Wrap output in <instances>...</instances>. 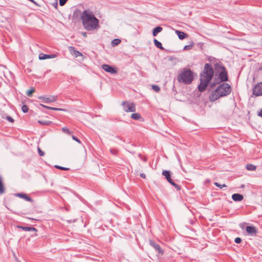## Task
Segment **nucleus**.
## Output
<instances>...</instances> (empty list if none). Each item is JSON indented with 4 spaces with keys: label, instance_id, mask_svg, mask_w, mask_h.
Wrapping results in <instances>:
<instances>
[{
    "label": "nucleus",
    "instance_id": "12",
    "mask_svg": "<svg viewBox=\"0 0 262 262\" xmlns=\"http://www.w3.org/2000/svg\"><path fill=\"white\" fill-rule=\"evenodd\" d=\"M69 50L71 54L74 56L75 57H77L78 56H82L81 53L75 50V48L72 46L69 47Z\"/></svg>",
    "mask_w": 262,
    "mask_h": 262
},
{
    "label": "nucleus",
    "instance_id": "14",
    "mask_svg": "<svg viewBox=\"0 0 262 262\" xmlns=\"http://www.w3.org/2000/svg\"><path fill=\"white\" fill-rule=\"evenodd\" d=\"M232 199L235 202H239L244 199V196L242 194L239 193H234L232 194Z\"/></svg>",
    "mask_w": 262,
    "mask_h": 262
},
{
    "label": "nucleus",
    "instance_id": "21",
    "mask_svg": "<svg viewBox=\"0 0 262 262\" xmlns=\"http://www.w3.org/2000/svg\"><path fill=\"white\" fill-rule=\"evenodd\" d=\"M246 168L248 170L254 171L256 169V166L251 164H248L246 165Z\"/></svg>",
    "mask_w": 262,
    "mask_h": 262
},
{
    "label": "nucleus",
    "instance_id": "2",
    "mask_svg": "<svg viewBox=\"0 0 262 262\" xmlns=\"http://www.w3.org/2000/svg\"><path fill=\"white\" fill-rule=\"evenodd\" d=\"M213 76V70L211 66L209 63H206L203 71L200 74V83L198 86V90L200 92H204L209 82Z\"/></svg>",
    "mask_w": 262,
    "mask_h": 262
},
{
    "label": "nucleus",
    "instance_id": "17",
    "mask_svg": "<svg viewBox=\"0 0 262 262\" xmlns=\"http://www.w3.org/2000/svg\"><path fill=\"white\" fill-rule=\"evenodd\" d=\"M176 33L178 35L179 38L181 40L186 38L188 36L187 34L180 31H176Z\"/></svg>",
    "mask_w": 262,
    "mask_h": 262
},
{
    "label": "nucleus",
    "instance_id": "19",
    "mask_svg": "<svg viewBox=\"0 0 262 262\" xmlns=\"http://www.w3.org/2000/svg\"><path fill=\"white\" fill-rule=\"evenodd\" d=\"M162 30V28L161 27L158 26V27L155 28L154 29V30H153V31H152V35H153V36H157V35L159 33L161 32Z\"/></svg>",
    "mask_w": 262,
    "mask_h": 262
},
{
    "label": "nucleus",
    "instance_id": "44",
    "mask_svg": "<svg viewBox=\"0 0 262 262\" xmlns=\"http://www.w3.org/2000/svg\"><path fill=\"white\" fill-rule=\"evenodd\" d=\"M210 84L211 87H213L215 85V83L211 82Z\"/></svg>",
    "mask_w": 262,
    "mask_h": 262
},
{
    "label": "nucleus",
    "instance_id": "45",
    "mask_svg": "<svg viewBox=\"0 0 262 262\" xmlns=\"http://www.w3.org/2000/svg\"><path fill=\"white\" fill-rule=\"evenodd\" d=\"M54 6H55V7H57V5H58L57 3V2L55 3V4H54Z\"/></svg>",
    "mask_w": 262,
    "mask_h": 262
},
{
    "label": "nucleus",
    "instance_id": "13",
    "mask_svg": "<svg viewBox=\"0 0 262 262\" xmlns=\"http://www.w3.org/2000/svg\"><path fill=\"white\" fill-rule=\"evenodd\" d=\"M57 57L56 54H40L39 55V59L40 60H44L49 58H54Z\"/></svg>",
    "mask_w": 262,
    "mask_h": 262
},
{
    "label": "nucleus",
    "instance_id": "15",
    "mask_svg": "<svg viewBox=\"0 0 262 262\" xmlns=\"http://www.w3.org/2000/svg\"><path fill=\"white\" fill-rule=\"evenodd\" d=\"M15 195L20 198H23L28 202H32L33 200L26 194L23 193H18L15 194Z\"/></svg>",
    "mask_w": 262,
    "mask_h": 262
},
{
    "label": "nucleus",
    "instance_id": "33",
    "mask_svg": "<svg viewBox=\"0 0 262 262\" xmlns=\"http://www.w3.org/2000/svg\"><path fill=\"white\" fill-rule=\"evenodd\" d=\"M38 154L40 156H43L45 155V153L43 151H42L39 147H38Z\"/></svg>",
    "mask_w": 262,
    "mask_h": 262
},
{
    "label": "nucleus",
    "instance_id": "27",
    "mask_svg": "<svg viewBox=\"0 0 262 262\" xmlns=\"http://www.w3.org/2000/svg\"><path fill=\"white\" fill-rule=\"evenodd\" d=\"M62 130L68 135H71L72 132L70 131L67 127H64L62 128Z\"/></svg>",
    "mask_w": 262,
    "mask_h": 262
},
{
    "label": "nucleus",
    "instance_id": "1",
    "mask_svg": "<svg viewBox=\"0 0 262 262\" xmlns=\"http://www.w3.org/2000/svg\"><path fill=\"white\" fill-rule=\"evenodd\" d=\"M80 18L84 28L89 31L97 30L99 28V20L92 11L85 10L81 13Z\"/></svg>",
    "mask_w": 262,
    "mask_h": 262
},
{
    "label": "nucleus",
    "instance_id": "28",
    "mask_svg": "<svg viewBox=\"0 0 262 262\" xmlns=\"http://www.w3.org/2000/svg\"><path fill=\"white\" fill-rule=\"evenodd\" d=\"M21 111L24 113H27L28 111V107L27 105H23L21 107Z\"/></svg>",
    "mask_w": 262,
    "mask_h": 262
},
{
    "label": "nucleus",
    "instance_id": "42",
    "mask_svg": "<svg viewBox=\"0 0 262 262\" xmlns=\"http://www.w3.org/2000/svg\"><path fill=\"white\" fill-rule=\"evenodd\" d=\"M81 34L83 35V36H84V37H86L87 36L86 32H83Z\"/></svg>",
    "mask_w": 262,
    "mask_h": 262
},
{
    "label": "nucleus",
    "instance_id": "6",
    "mask_svg": "<svg viewBox=\"0 0 262 262\" xmlns=\"http://www.w3.org/2000/svg\"><path fill=\"white\" fill-rule=\"evenodd\" d=\"M162 174L165 177L167 181L173 186L178 190H180L181 187L179 185L175 183L171 178V172L169 170H164L162 171Z\"/></svg>",
    "mask_w": 262,
    "mask_h": 262
},
{
    "label": "nucleus",
    "instance_id": "4",
    "mask_svg": "<svg viewBox=\"0 0 262 262\" xmlns=\"http://www.w3.org/2000/svg\"><path fill=\"white\" fill-rule=\"evenodd\" d=\"M193 79V72L191 70L186 69H184L177 77L178 81L186 84L191 83Z\"/></svg>",
    "mask_w": 262,
    "mask_h": 262
},
{
    "label": "nucleus",
    "instance_id": "16",
    "mask_svg": "<svg viewBox=\"0 0 262 262\" xmlns=\"http://www.w3.org/2000/svg\"><path fill=\"white\" fill-rule=\"evenodd\" d=\"M246 230L248 233L250 234H255L257 232L256 228L252 226H247L246 228Z\"/></svg>",
    "mask_w": 262,
    "mask_h": 262
},
{
    "label": "nucleus",
    "instance_id": "22",
    "mask_svg": "<svg viewBox=\"0 0 262 262\" xmlns=\"http://www.w3.org/2000/svg\"><path fill=\"white\" fill-rule=\"evenodd\" d=\"M38 122L41 125H49L51 124V122L49 120H38Z\"/></svg>",
    "mask_w": 262,
    "mask_h": 262
},
{
    "label": "nucleus",
    "instance_id": "34",
    "mask_svg": "<svg viewBox=\"0 0 262 262\" xmlns=\"http://www.w3.org/2000/svg\"><path fill=\"white\" fill-rule=\"evenodd\" d=\"M235 242L237 244H239L242 242V239L240 237H236L234 240Z\"/></svg>",
    "mask_w": 262,
    "mask_h": 262
},
{
    "label": "nucleus",
    "instance_id": "11",
    "mask_svg": "<svg viewBox=\"0 0 262 262\" xmlns=\"http://www.w3.org/2000/svg\"><path fill=\"white\" fill-rule=\"evenodd\" d=\"M150 245L155 249L158 254L161 255L163 254V251L159 245L156 244L154 242L151 241H150Z\"/></svg>",
    "mask_w": 262,
    "mask_h": 262
},
{
    "label": "nucleus",
    "instance_id": "31",
    "mask_svg": "<svg viewBox=\"0 0 262 262\" xmlns=\"http://www.w3.org/2000/svg\"><path fill=\"white\" fill-rule=\"evenodd\" d=\"M55 167L58 169H59L61 170H68L69 169L68 168H66V167H62V166H57V165H56Z\"/></svg>",
    "mask_w": 262,
    "mask_h": 262
},
{
    "label": "nucleus",
    "instance_id": "25",
    "mask_svg": "<svg viewBox=\"0 0 262 262\" xmlns=\"http://www.w3.org/2000/svg\"><path fill=\"white\" fill-rule=\"evenodd\" d=\"M5 191V188L1 178L0 177V194H2Z\"/></svg>",
    "mask_w": 262,
    "mask_h": 262
},
{
    "label": "nucleus",
    "instance_id": "10",
    "mask_svg": "<svg viewBox=\"0 0 262 262\" xmlns=\"http://www.w3.org/2000/svg\"><path fill=\"white\" fill-rule=\"evenodd\" d=\"M102 68L105 72L110 73L111 74H116L117 72V70L108 64L102 65Z\"/></svg>",
    "mask_w": 262,
    "mask_h": 262
},
{
    "label": "nucleus",
    "instance_id": "30",
    "mask_svg": "<svg viewBox=\"0 0 262 262\" xmlns=\"http://www.w3.org/2000/svg\"><path fill=\"white\" fill-rule=\"evenodd\" d=\"M50 110H55V111H66V110L63 109V108L53 107H51V106H50Z\"/></svg>",
    "mask_w": 262,
    "mask_h": 262
},
{
    "label": "nucleus",
    "instance_id": "41",
    "mask_svg": "<svg viewBox=\"0 0 262 262\" xmlns=\"http://www.w3.org/2000/svg\"><path fill=\"white\" fill-rule=\"evenodd\" d=\"M140 177L143 179H145L146 178V175L144 173H141Z\"/></svg>",
    "mask_w": 262,
    "mask_h": 262
},
{
    "label": "nucleus",
    "instance_id": "32",
    "mask_svg": "<svg viewBox=\"0 0 262 262\" xmlns=\"http://www.w3.org/2000/svg\"><path fill=\"white\" fill-rule=\"evenodd\" d=\"M68 0H59V5L62 6L65 5Z\"/></svg>",
    "mask_w": 262,
    "mask_h": 262
},
{
    "label": "nucleus",
    "instance_id": "40",
    "mask_svg": "<svg viewBox=\"0 0 262 262\" xmlns=\"http://www.w3.org/2000/svg\"><path fill=\"white\" fill-rule=\"evenodd\" d=\"M40 105L43 107H45V108H46L48 109H50V106H47V105H43L42 104H40Z\"/></svg>",
    "mask_w": 262,
    "mask_h": 262
},
{
    "label": "nucleus",
    "instance_id": "26",
    "mask_svg": "<svg viewBox=\"0 0 262 262\" xmlns=\"http://www.w3.org/2000/svg\"><path fill=\"white\" fill-rule=\"evenodd\" d=\"M35 92V89L32 88L30 90H29L27 92V95L29 97L32 96V94Z\"/></svg>",
    "mask_w": 262,
    "mask_h": 262
},
{
    "label": "nucleus",
    "instance_id": "29",
    "mask_svg": "<svg viewBox=\"0 0 262 262\" xmlns=\"http://www.w3.org/2000/svg\"><path fill=\"white\" fill-rule=\"evenodd\" d=\"M152 88L153 90L156 92H159L160 90V87L157 85H153Z\"/></svg>",
    "mask_w": 262,
    "mask_h": 262
},
{
    "label": "nucleus",
    "instance_id": "36",
    "mask_svg": "<svg viewBox=\"0 0 262 262\" xmlns=\"http://www.w3.org/2000/svg\"><path fill=\"white\" fill-rule=\"evenodd\" d=\"M72 139H73V140H74L75 141H76V142H77L78 143H81V142H80V140H79V139H78L76 137H75V136H72Z\"/></svg>",
    "mask_w": 262,
    "mask_h": 262
},
{
    "label": "nucleus",
    "instance_id": "35",
    "mask_svg": "<svg viewBox=\"0 0 262 262\" xmlns=\"http://www.w3.org/2000/svg\"><path fill=\"white\" fill-rule=\"evenodd\" d=\"M6 119L12 123H13L14 121V119L10 116H7L6 117Z\"/></svg>",
    "mask_w": 262,
    "mask_h": 262
},
{
    "label": "nucleus",
    "instance_id": "20",
    "mask_svg": "<svg viewBox=\"0 0 262 262\" xmlns=\"http://www.w3.org/2000/svg\"><path fill=\"white\" fill-rule=\"evenodd\" d=\"M154 42L155 45L157 48H158L161 50L164 49L163 47H162V43L160 41H159L158 40H157L156 39H154Z\"/></svg>",
    "mask_w": 262,
    "mask_h": 262
},
{
    "label": "nucleus",
    "instance_id": "7",
    "mask_svg": "<svg viewBox=\"0 0 262 262\" xmlns=\"http://www.w3.org/2000/svg\"><path fill=\"white\" fill-rule=\"evenodd\" d=\"M123 110L126 112H134L136 111V106L134 103L128 101H124L122 103Z\"/></svg>",
    "mask_w": 262,
    "mask_h": 262
},
{
    "label": "nucleus",
    "instance_id": "39",
    "mask_svg": "<svg viewBox=\"0 0 262 262\" xmlns=\"http://www.w3.org/2000/svg\"><path fill=\"white\" fill-rule=\"evenodd\" d=\"M191 48V46L189 45H186L184 47V50H189Z\"/></svg>",
    "mask_w": 262,
    "mask_h": 262
},
{
    "label": "nucleus",
    "instance_id": "23",
    "mask_svg": "<svg viewBox=\"0 0 262 262\" xmlns=\"http://www.w3.org/2000/svg\"><path fill=\"white\" fill-rule=\"evenodd\" d=\"M141 117L139 113H134L131 115V118L135 120H139Z\"/></svg>",
    "mask_w": 262,
    "mask_h": 262
},
{
    "label": "nucleus",
    "instance_id": "38",
    "mask_svg": "<svg viewBox=\"0 0 262 262\" xmlns=\"http://www.w3.org/2000/svg\"><path fill=\"white\" fill-rule=\"evenodd\" d=\"M110 152L113 154V155H116L117 154V150L116 149H110Z\"/></svg>",
    "mask_w": 262,
    "mask_h": 262
},
{
    "label": "nucleus",
    "instance_id": "5",
    "mask_svg": "<svg viewBox=\"0 0 262 262\" xmlns=\"http://www.w3.org/2000/svg\"><path fill=\"white\" fill-rule=\"evenodd\" d=\"M221 71L217 75L216 73L215 75V80L217 83H219L220 82L225 81L228 80L227 72L226 71L225 67H220Z\"/></svg>",
    "mask_w": 262,
    "mask_h": 262
},
{
    "label": "nucleus",
    "instance_id": "18",
    "mask_svg": "<svg viewBox=\"0 0 262 262\" xmlns=\"http://www.w3.org/2000/svg\"><path fill=\"white\" fill-rule=\"evenodd\" d=\"M18 228L21 229L22 230L26 231H37V229L34 227H24L21 226H17Z\"/></svg>",
    "mask_w": 262,
    "mask_h": 262
},
{
    "label": "nucleus",
    "instance_id": "9",
    "mask_svg": "<svg viewBox=\"0 0 262 262\" xmlns=\"http://www.w3.org/2000/svg\"><path fill=\"white\" fill-rule=\"evenodd\" d=\"M252 93L256 97L262 96V82L257 83L254 86Z\"/></svg>",
    "mask_w": 262,
    "mask_h": 262
},
{
    "label": "nucleus",
    "instance_id": "3",
    "mask_svg": "<svg viewBox=\"0 0 262 262\" xmlns=\"http://www.w3.org/2000/svg\"><path fill=\"white\" fill-rule=\"evenodd\" d=\"M229 85L228 83H223L218 86L217 89L213 92L210 96L211 101H215L220 97L228 94Z\"/></svg>",
    "mask_w": 262,
    "mask_h": 262
},
{
    "label": "nucleus",
    "instance_id": "37",
    "mask_svg": "<svg viewBox=\"0 0 262 262\" xmlns=\"http://www.w3.org/2000/svg\"><path fill=\"white\" fill-rule=\"evenodd\" d=\"M215 185L218 187H219L220 188H222L223 187H226V185H221V184H219V183H215Z\"/></svg>",
    "mask_w": 262,
    "mask_h": 262
},
{
    "label": "nucleus",
    "instance_id": "43",
    "mask_svg": "<svg viewBox=\"0 0 262 262\" xmlns=\"http://www.w3.org/2000/svg\"><path fill=\"white\" fill-rule=\"evenodd\" d=\"M258 116H259L261 117H262V110L259 112Z\"/></svg>",
    "mask_w": 262,
    "mask_h": 262
},
{
    "label": "nucleus",
    "instance_id": "8",
    "mask_svg": "<svg viewBox=\"0 0 262 262\" xmlns=\"http://www.w3.org/2000/svg\"><path fill=\"white\" fill-rule=\"evenodd\" d=\"M38 99L43 103H50L56 101L57 99V96H50L49 97H46L45 96H40L38 97Z\"/></svg>",
    "mask_w": 262,
    "mask_h": 262
},
{
    "label": "nucleus",
    "instance_id": "24",
    "mask_svg": "<svg viewBox=\"0 0 262 262\" xmlns=\"http://www.w3.org/2000/svg\"><path fill=\"white\" fill-rule=\"evenodd\" d=\"M121 42L120 39H114L112 41V45L113 47L118 45Z\"/></svg>",
    "mask_w": 262,
    "mask_h": 262
},
{
    "label": "nucleus",
    "instance_id": "46",
    "mask_svg": "<svg viewBox=\"0 0 262 262\" xmlns=\"http://www.w3.org/2000/svg\"><path fill=\"white\" fill-rule=\"evenodd\" d=\"M259 70L262 71V67L259 69Z\"/></svg>",
    "mask_w": 262,
    "mask_h": 262
}]
</instances>
